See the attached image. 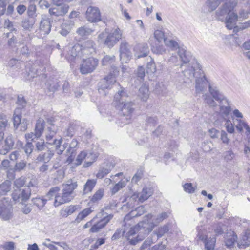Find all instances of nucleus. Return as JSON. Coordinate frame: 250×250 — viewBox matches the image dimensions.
<instances>
[{
  "label": "nucleus",
  "mask_w": 250,
  "mask_h": 250,
  "mask_svg": "<svg viewBox=\"0 0 250 250\" xmlns=\"http://www.w3.org/2000/svg\"><path fill=\"white\" fill-rule=\"evenodd\" d=\"M169 214L170 213L168 212H163L156 216H153L151 214L145 215L142 222L139 223L137 226L131 228L126 233L125 237L129 243L131 245H136L142 241L145 236L142 235L141 233L148 234L155 226L167 218Z\"/></svg>",
  "instance_id": "f257e3e1"
},
{
  "label": "nucleus",
  "mask_w": 250,
  "mask_h": 250,
  "mask_svg": "<svg viewBox=\"0 0 250 250\" xmlns=\"http://www.w3.org/2000/svg\"><path fill=\"white\" fill-rule=\"evenodd\" d=\"M183 72L185 77L184 82L189 83L191 80L195 78V91L197 94L202 93L207 88L212 87L207 79L203 71L201 69L199 64L196 62H192L186 66Z\"/></svg>",
  "instance_id": "f03ea898"
},
{
  "label": "nucleus",
  "mask_w": 250,
  "mask_h": 250,
  "mask_svg": "<svg viewBox=\"0 0 250 250\" xmlns=\"http://www.w3.org/2000/svg\"><path fill=\"white\" fill-rule=\"evenodd\" d=\"M205 104L210 107H216L219 106V114L224 119L230 114L231 109L229 102L217 87H209V94H205L203 96Z\"/></svg>",
  "instance_id": "7ed1b4c3"
},
{
  "label": "nucleus",
  "mask_w": 250,
  "mask_h": 250,
  "mask_svg": "<svg viewBox=\"0 0 250 250\" xmlns=\"http://www.w3.org/2000/svg\"><path fill=\"white\" fill-rule=\"evenodd\" d=\"M77 186V182L69 180L63 184L61 193L60 192V188L55 187L50 188L46 194V197L48 200L54 199L53 205L56 207H58L70 202L73 199L72 194Z\"/></svg>",
  "instance_id": "20e7f679"
},
{
  "label": "nucleus",
  "mask_w": 250,
  "mask_h": 250,
  "mask_svg": "<svg viewBox=\"0 0 250 250\" xmlns=\"http://www.w3.org/2000/svg\"><path fill=\"white\" fill-rule=\"evenodd\" d=\"M237 2L235 0H227L216 12V17L218 20L225 21L229 29L233 28L238 20L237 13L233 11Z\"/></svg>",
  "instance_id": "39448f33"
},
{
  "label": "nucleus",
  "mask_w": 250,
  "mask_h": 250,
  "mask_svg": "<svg viewBox=\"0 0 250 250\" xmlns=\"http://www.w3.org/2000/svg\"><path fill=\"white\" fill-rule=\"evenodd\" d=\"M123 31L118 27L113 29L110 32L106 30L100 33L98 37V41L109 48L113 47L122 39Z\"/></svg>",
  "instance_id": "423d86ee"
},
{
  "label": "nucleus",
  "mask_w": 250,
  "mask_h": 250,
  "mask_svg": "<svg viewBox=\"0 0 250 250\" xmlns=\"http://www.w3.org/2000/svg\"><path fill=\"white\" fill-rule=\"evenodd\" d=\"M134 104L131 102H127L124 103L120 107L121 111V117L119 123L121 125H126L130 123L131 119L132 113L134 111Z\"/></svg>",
  "instance_id": "0eeeda50"
},
{
  "label": "nucleus",
  "mask_w": 250,
  "mask_h": 250,
  "mask_svg": "<svg viewBox=\"0 0 250 250\" xmlns=\"http://www.w3.org/2000/svg\"><path fill=\"white\" fill-rule=\"evenodd\" d=\"M31 196V190L28 188H14L12 194L13 200L17 202H25Z\"/></svg>",
  "instance_id": "6e6552de"
},
{
  "label": "nucleus",
  "mask_w": 250,
  "mask_h": 250,
  "mask_svg": "<svg viewBox=\"0 0 250 250\" xmlns=\"http://www.w3.org/2000/svg\"><path fill=\"white\" fill-rule=\"evenodd\" d=\"M98 64V60L93 57L83 60L80 67V71L83 74L92 72Z\"/></svg>",
  "instance_id": "1a4fd4ad"
},
{
  "label": "nucleus",
  "mask_w": 250,
  "mask_h": 250,
  "mask_svg": "<svg viewBox=\"0 0 250 250\" xmlns=\"http://www.w3.org/2000/svg\"><path fill=\"white\" fill-rule=\"evenodd\" d=\"M85 15L87 20L89 22H96L101 21L100 11L97 7H88Z\"/></svg>",
  "instance_id": "9d476101"
},
{
  "label": "nucleus",
  "mask_w": 250,
  "mask_h": 250,
  "mask_svg": "<svg viewBox=\"0 0 250 250\" xmlns=\"http://www.w3.org/2000/svg\"><path fill=\"white\" fill-rule=\"evenodd\" d=\"M120 59L123 62H127L132 57V54L129 49V44L125 41L121 42L120 47Z\"/></svg>",
  "instance_id": "9b49d317"
},
{
  "label": "nucleus",
  "mask_w": 250,
  "mask_h": 250,
  "mask_svg": "<svg viewBox=\"0 0 250 250\" xmlns=\"http://www.w3.org/2000/svg\"><path fill=\"white\" fill-rule=\"evenodd\" d=\"M116 82V79L113 75H109L102 80L99 85V92L102 94L106 89H110Z\"/></svg>",
  "instance_id": "f8f14e48"
},
{
  "label": "nucleus",
  "mask_w": 250,
  "mask_h": 250,
  "mask_svg": "<svg viewBox=\"0 0 250 250\" xmlns=\"http://www.w3.org/2000/svg\"><path fill=\"white\" fill-rule=\"evenodd\" d=\"M51 23L50 18L45 15H42L40 22L39 30L42 35L48 34L51 29Z\"/></svg>",
  "instance_id": "ddd939ff"
},
{
  "label": "nucleus",
  "mask_w": 250,
  "mask_h": 250,
  "mask_svg": "<svg viewBox=\"0 0 250 250\" xmlns=\"http://www.w3.org/2000/svg\"><path fill=\"white\" fill-rule=\"evenodd\" d=\"M155 38L159 42H161L163 40L165 44L170 47L176 48L178 46V43L172 40L165 38L164 33L163 31L157 30L154 33Z\"/></svg>",
  "instance_id": "4468645a"
},
{
  "label": "nucleus",
  "mask_w": 250,
  "mask_h": 250,
  "mask_svg": "<svg viewBox=\"0 0 250 250\" xmlns=\"http://www.w3.org/2000/svg\"><path fill=\"white\" fill-rule=\"evenodd\" d=\"M112 217V215H109L98 221H96L95 220L89 230L90 232L92 233L98 232L102 229L105 227V226L110 220Z\"/></svg>",
  "instance_id": "2eb2a0df"
},
{
  "label": "nucleus",
  "mask_w": 250,
  "mask_h": 250,
  "mask_svg": "<svg viewBox=\"0 0 250 250\" xmlns=\"http://www.w3.org/2000/svg\"><path fill=\"white\" fill-rule=\"evenodd\" d=\"M12 208L6 201L0 206V216L4 220H8L12 217Z\"/></svg>",
  "instance_id": "dca6fc26"
},
{
  "label": "nucleus",
  "mask_w": 250,
  "mask_h": 250,
  "mask_svg": "<svg viewBox=\"0 0 250 250\" xmlns=\"http://www.w3.org/2000/svg\"><path fill=\"white\" fill-rule=\"evenodd\" d=\"M127 97L128 94L126 90L124 88L121 87L114 96L115 105L120 107L124 103L126 102V99Z\"/></svg>",
  "instance_id": "f3484780"
},
{
  "label": "nucleus",
  "mask_w": 250,
  "mask_h": 250,
  "mask_svg": "<svg viewBox=\"0 0 250 250\" xmlns=\"http://www.w3.org/2000/svg\"><path fill=\"white\" fill-rule=\"evenodd\" d=\"M134 55L138 58L145 57L148 55L149 50L146 43L138 44L134 48Z\"/></svg>",
  "instance_id": "a211bd4d"
},
{
  "label": "nucleus",
  "mask_w": 250,
  "mask_h": 250,
  "mask_svg": "<svg viewBox=\"0 0 250 250\" xmlns=\"http://www.w3.org/2000/svg\"><path fill=\"white\" fill-rule=\"evenodd\" d=\"M198 237L199 239L204 241L205 244V247L207 250H210L214 249L216 242L215 237L210 238L207 239V236L201 230H199Z\"/></svg>",
  "instance_id": "6ab92c4d"
},
{
  "label": "nucleus",
  "mask_w": 250,
  "mask_h": 250,
  "mask_svg": "<svg viewBox=\"0 0 250 250\" xmlns=\"http://www.w3.org/2000/svg\"><path fill=\"white\" fill-rule=\"evenodd\" d=\"M81 51L82 46L78 44H75L66 51L65 57L68 60L72 61L79 56Z\"/></svg>",
  "instance_id": "aec40b11"
},
{
  "label": "nucleus",
  "mask_w": 250,
  "mask_h": 250,
  "mask_svg": "<svg viewBox=\"0 0 250 250\" xmlns=\"http://www.w3.org/2000/svg\"><path fill=\"white\" fill-rule=\"evenodd\" d=\"M68 9V5L63 4L50 8L49 12L50 15L55 16H63L67 13Z\"/></svg>",
  "instance_id": "412c9836"
},
{
  "label": "nucleus",
  "mask_w": 250,
  "mask_h": 250,
  "mask_svg": "<svg viewBox=\"0 0 250 250\" xmlns=\"http://www.w3.org/2000/svg\"><path fill=\"white\" fill-rule=\"evenodd\" d=\"M152 194V191L150 188H145L143 189L141 193V195L139 196V194L137 193H134L131 197L130 199L136 200L137 198L139 201L141 202H143L146 200Z\"/></svg>",
  "instance_id": "4be33fe9"
},
{
  "label": "nucleus",
  "mask_w": 250,
  "mask_h": 250,
  "mask_svg": "<svg viewBox=\"0 0 250 250\" xmlns=\"http://www.w3.org/2000/svg\"><path fill=\"white\" fill-rule=\"evenodd\" d=\"M81 46V51L84 55L92 54L95 52V44L93 41L87 40Z\"/></svg>",
  "instance_id": "5701e85b"
},
{
  "label": "nucleus",
  "mask_w": 250,
  "mask_h": 250,
  "mask_svg": "<svg viewBox=\"0 0 250 250\" xmlns=\"http://www.w3.org/2000/svg\"><path fill=\"white\" fill-rule=\"evenodd\" d=\"M150 92L148 86L146 84H143L139 88L137 96L143 102H146L149 97Z\"/></svg>",
  "instance_id": "b1692460"
},
{
  "label": "nucleus",
  "mask_w": 250,
  "mask_h": 250,
  "mask_svg": "<svg viewBox=\"0 0 250 250\" xmlns=\"http://www.w3.org/2000/svg\"><path fill=\"white\" fill-rule=\"evenodd\" d=\"M45 125V123L43 119L40 118L37 121L34 130L35 138H39L42 136Z\"/></svg>",
  "instance_id": "393cba45"
},
{
  "label": "nucleus",
  "mask_w": 250,
  "mask_h": 250,
  "mask_svg": "<svg viewBox=\"0 0 250 250\" xmlns=\"http://www.w3.org/2000/svg\"><path fill=\"white\" fill-rule=\"evenodd\" d=\"M176 53L179 57L181 61L184 63H187L190 62L191 57L184 48L178 47Z\"/></svg>",
  "instance_id": "a878e982"
},
{
  "label": "nucleus",
  "mask_w": 250,
  "mask_h": 250,
  "mask_svg": "<svg viewBox=\"0 0 250 250\" xmlns=\"http://www.w3.org/2000/svg\"><path fill=\"white\" fill-rule=\"evenodd\" d=\"M145 212L144 206H141L136 208L135 210L131 211L125 217V220H128L131 218L139 216Z\"/></svg>",
  "instance_id": "bb28decb"
},
{
  "label": "nucleus",
  "mask_w": 250,
  "mask_h": 250,
  "mask_svg": "<svg viewBox=\"0 0 250 250\" xmlns=\"http://www.w3.org/2000/svg\"><path fill=\"white\" fill-rule=\"evenodd\" d=\"M78 209L77 205H70L62 208L60 210V215L62 217H66L73 214Z\"/></svg>",
  "instance_id": "cd10ccee"
},
{
  "label": "nucleus",
  "mask_w": 250,
  "mask_h": 250,
  "mask_svg": "<svg viewBox=\"0 0 250 250\" xmlns=\"http://www.w3.org/2000/svg\"><path fill=\"white\" fill-rule=\"evenodd\" d=\"M235 158V154L231 149L226 151L224 153L223 160L227 164L233 165Z\"/></svg>",
  "instance_id": "c85d7f7f"
},
{
  "label": "nucleus",
  "mask_w": 250,
  "mask_h": 250,
  "mask_svg": "<svg viewBox=\"0 0 250 250\" xmlns=\"http://www.w3.org/2000/svg\"><path fill=\"white\" fill-rule=\"evenodd\" d=\"M14 141L11 136H8L5 140V146L4 148L0 150V153L3 155L6 154L14 146Z\"/></svg>",
  "instance_id": "c756f323"
},
{
  "label": "nucleus",
  "mask_w": 250,
  "mask_h": 250,
  "mask_svg": "<svg viewBox=\"0 0 250 250\" xmlns=\"http://www.w3.org/2000/svg\"><path fill=\"white\" fill-rule=\"evenodd\" d=\"M237 235L234 232H229L227 233L225 237V243L227 247H230L234 244L237 240Z\"/></svg>",
  "instance_id": "7c9ffc66"
},
{
  "label": "nucleus",
  "mask_w": 250,
  "mask_h": 250,
  "mask_svg": "<svg viewBox=\"0 0 250 250\" xmlns=\"http://www.w3.org/2000/svg\"><path fill=\"white\" fill-rule=\"evenodd\" d=\"M21 108H17L14 112L13 120L14 126L17 128L20 123H21Z\"/></svg>",
  "instance_id": "2f4dec72"
},
{
  "label": "nucleus",
  "mask_w": 250,
  "mask_h": 250,
  "mask_svg": "<svg viewBox=\"0 0 250 250\" xmlns=\"http://www.w3.org/2000/svg\"><path fill=\"white\" fill-rule=\"evenodd\" d=\"M93 210L91 208H87L83 209L82 211L80 212L76 218L75 220V222L77 223H80L82 220H84L88 215L91 213Z\"/></svg>",
  "instance_id": "473e14b6"
},
{
  "label": "nucleus",
  "mask_w": 250,
  "mask_h": 250,
  "mask_svg": "<svg viewBox=\"0 0 250 250\" xmlns=\"http://www.w3.org/2000/svg\"><path fill=\"white\" fill-rule=\"evenodd\" d=\"M234 123L235 124L236 128L240 132H242L243 128H245L249 133H250V128L244 121L240 119H236L234 121Z\"/></svg>",
  "instance_id": "72a5a7b5"
},
{
  "label": "nucleus",
  "mask_w": 250,
  "mask_h": 250,
  "mask_svg": "<svg viewBox=\"0 0 250 250\" xmlns=\"http://www.w3.org/2000/svg\"><path fill=\"white\" fill-rule=\"evenodd\" d=\"M73 24L70 21L63 22L61 26L60 33L63 36H66L71 31Z\"/></svg>",
  "instance_id": "f704fd0d"
},
{
  "label": "nucleus",
  "mask_w": 250,
  "mask_h": 250,
  "mask_svg": "<svg viewBox=\"0 0 250 250\" xmlns=\"http://www.w3.org/2000/svg\"><path fill=\"white\" fill-rule=\"evenodd\" d=\"M250 235L249 234H246L243 235L242 238L238 243V245L239 248H245L250 245Z\"/></svg>",
  "instance_id": "c9c22d12"
},
{
  "label": "nucleus",
  "mask_w": 250,
  "mask_h": 250,
  "mask_svg": "<svg viewBox=\"0 0 250 250\" xmlns=\"http://www.w3.org/2000/svg\"><path fill=\"white\" fill-rule=\"evenodd\" d=\"M99 155L98 148L97 147L93 148L90 151L87 153V159L95 162Z\"/></svg>",
  "instance_id": "e433bc0d"
},
{
  "label": "nucleus",
  "mask_w": 250,
  "mask_h": 250,
  "mask_svg": "<svg viewBox=\"0 0 250 250\" xmlns=\"http://www.w3.org/2000/svg\"><path fill=\"white\" fill-rule=\"evenodd\" d=\"M96 184V180H88L85 183L84 187V192L87 193L92 191Z\"/></svg>",
  "instance_id": "4c0bfd02"
},
{
  "label": "nucleus",
  "mask_w": 250,
  "mask_h": 250,
  "mask_svg": "<svg viewBox=\"0 0 250 250\" xmlns=\"http://www.w3.org/2000/svg\"><path fill=\"white\" fill-rule=\"evenodd\" d=\"M45 139L47 141V142L49 144H53V142L51 143V141L55 135L56 134V131L54 130H52L51 127H47L45 130Z\"/></svg>",
  "instance_id": "58836bf2"
},
{
  "label": "nucleus",
  "mask_w": 250,
  "mask_h": 250,
  "mask_svg": "<svg viewBox=\"0 0 250 250\" xmlns=\"http://www.w3.org/2000/svg\"><path fill=\"white\" fill-rule=\"evenodd\" d=\"M11 189V182L6 181L0 185V193L5 194L9 192Z\"/></svg>",
  "instance_id": "ea45409f"
},
{
  "label": "nucleus",
  "mask_w": 250,
  "mask_h": 250,
  "mask_svg": "<svg viewBox=\"0 0 250 250\" xmlns=\"http://www.w3.org/2000/svg\"><path fill=\"white\" fill-rule=\"evenodd\" d=\"M47 200L42 198H35L32 199L33 204L39 209L42 208L46 204Z\"/></svg>",
  "instance_id": "a19ab883"
},
{
  "label": "nucleus",
  "mask_w": 250,
  "mask_h": 250,
  "mask_svg": "<svg viewBox=\"0 0 250 250\" xmlns=\"http://www.w3.org/2000/svg\"><path fill=\"white\" fill-rule=\"evenodd\" d=\"M27 73V79L29 80H30L31 79L36 77L38 73L37 65L34 64L33 66H32L30 68H29V70Z\"/></svg>",
  "instance_id": "79ce46f5"
},
{
  "label": "nucleus",
  "mask_w": 250,
  "mask_h": 250,
  "mask_svg": "<svg viewBox=\"0 0 250 250\" xmlns=\"http://www.w3.org/2000/svg\"><path fill=\"white\" fill-rule=\"evenodd\" d=\"M48 143H45L44 141L43 140H41L36 142L35 144L36 151H42L45 150L47 148L46 144Z\"/></svg>",
  "instance_id": "37998d69"
},
{
  "label": "nucleus",
  "mask_w": 250,
  "mask_h": 250,
  "mask_svg": "<svg viewBox=\"0 0 250 250\" xmlns=\"http://www.w3.org/2000/svg\"><path fill=\"white\" fill-rule=\"evenodd\" d=\"M92 32V30L86 26L80 27L77 30V33L81 36H87Z\"/></svg>",
  "instance_id": "c03bdc74"
},
{
  "label": "nucleus",
  "mask_w": 250,
  "mask_h": 250,
  "mask_svg": "<svg viewBox=\"0 0 250 250\" xmlns=\"http://www.w3.org/2000/svg\"><path fill=\"white\" fill-rule=\"evenodd\" d=\"M104 194V189H100L97 190L92 196L91 201L93 202H96L101 200L103 197Z\"/></svg>",
  "instance_id": "a18cd8bd"
},
{
  "label": "nucleus",
  "mask_w": 250,
  "mask_h": 250,
  "mask_svg": "<svg viewBox=\"0 0 250 250\" xmlns=\"http://www.w3.org/2000/svg\"><path fill=\"white\" fill-rule=\"evenodd\" d=\"M87 153L85 151H81L78 155L75 164L77 166L80 165L83 162V160L87 157Z\"/></svg>",
  "instance_id": "49530a36"
},
{
  "label": "nucleus",
  "mask_w": 250,
  "mask_h": 250,
  "mask_svg": "<svg viewBox=\"0 0 250 250\" xmlns=\"http://www.w3.org/2000/svg\"><path fill=\"white\" fill-rule=\"evenodd\" d=\"M115 61V56L114 55H106L104 57L102 61L103 65H108L112 63Z\"/></svg>",
  "instance_id": "de8ad7c7"
},
{
  "label": "nucleus",
  "mask_w": 250,
  "mask_h": 250,
  "mask_svg": "<svg viewBox=\"0 0 250 250\" xmlns=\"http://www.w3.org/2000/svg\"><path fill=\"white\" fill-rule=\"evenodd\" d=\"M8 125V118L4 114H0V128H4Z\"/></svg>",
  "instance_id": "09e8293b"
},
{
  "label": "nucleus",
  "mask_w": 250,
  "mask_h": 250,
  "mask_svg": "<svg viewBox=\"0 0 250 250\" xmlns=\"http://www.w3.org/2000/svg\"><path fill=\"white\" fill-rule=\"evenodd\" d=\"M68 158L66 160V162L70 164L72 162L75 157L76 152L75 149L69 148L67 151Z\"/></svg>",
  "instance_id": "8fccbe9b"
},
{
  "label": "nucleus",
  "mask_w": 250,
  "mask_h": 250,
  "mask_svg": "<svg viewBox=\"0 0 250 250\" xmlns=\"http://www.w3.org/2000/svg\"><path fill=\"white\" fill-rule=\"evenodd\" d=\"M62 142V139L61 138L59 140L55 139L53 141V144L56 145L57 153L58 154H61L64 151V147H61V144Z\"/></svg>",
  "instance_id": "3c124183"
},
{
  "label": "nucleus",
  "mask_w": 250,
  "mask_h": 250,
  "mask_svg": "<svg viewBox=\"0 0 250 250\" xmlns=\"http://www.w3.org/2000/svg\"><path fill=\"white\" fill-rule=\"evenodd\" d=\"M18 52L23 55L28 56L30 54V51L26 45L23 44H21L19 46V47L17 49Z\"/></svg>",
  "instance_id": "603ef678"
},
{
  "label": "nucleus",
  "mask_w": 250,
  "mask_h": 250,
  "mask_svg": "<svg viewBox=\"0 0 250 250\" xmlns=\"http://www.w3.org/2000/svg\"><path fill=\"white\" fill-rule=\"evenodd\" d=\"M25 179L24 177H21L16 179L14 183V188H21L25 183Z\"/></svg>",
  "instance_id": "864d4df0"
},
{
  "label": "nucleus",
  "mask_w": 250,
  "mask_h": 250,
  "mask_svg": "<svg viewBox=\"0 0 250 250\" xmlns=\"http://www.w3.org/2000/svg\"><path fill=\"white\" fill-rule=\"evenodd\" d=\"M220 139L222 143L228 145L230 142V139L228 137L227 133L224 130H221L219 135Z\"/></svg>",
  "instance_id": "5fc2aeb1"
},
{
  "label": "nucleus",
  "mask_w": 250,
  "mask_h": 250,
  "mask_svg": "<svg viewBox=\"0 0 250 250\" xmlns=\"http://www.w3.org/2000/svg\"><path fill=\"white\" fill-rule=\"evenodd\" d=\"M156 71V67L153 60H151L146 65V72L147 73H154Z\"/></svg>",
  "instance_id": "6e6d98bb"
},
{
  "label": "nucleus",
  "mask_w": 250,
  "mask_h": 250,
  "mask_svg": "<svg viewBox=\"0 0 250 250\" xmlns=\"http://www.w3.org/2000/svg\"><path fill=\"white\" fill-rule=\"evenodd\" d=\"M126 185V182L124 181H121L117 183L112 189V193L115 194L120 189L122 188Z\"/></svg>",
  "instance_id": "4d7b16f0"
},
{
  "label": "nucleus",
  "mask_w": 250,
  "mask_h": 250,
  "mask_svg": "<svg viewBox=\"0 0 250 250\" xmlns=\"http://www.w3.org/2000/svg\"><path fill=\"white\" fill-rule=\"evenodd\" d=\"M225 120V126L228 132L232 133L234 131V127L233 124L229 119H224Z\"/></svg>",
  "instance_id": "13d9d810"
},
{
  "label": "nucleus",
  "mask_w": 250,
  "mask_h": 250,
  "mask_svg": "<svg viewBox=\"0 0 250 250\" xmlns=\"http://www.w3.org/2000/svg\"><path fill=\"white\" fill-rule=\"evenodd\" d=\"M111 168L103 167L100 169L97 174V177L98 178H102L108 174L111 171Z\"/></svg>",
  "instance_id": "bf43d9fd"
},
{
  "label": "nucleus",
  "mask_w": 250,
  "mask_h": 250,
  "mask_svg": "<svg viewBox=\"0 0 250 250\" xmlns=\"http://www.w3.org/2000/svg\"><path fill=\"white\" fill-rule=\"evenodd\" d=\"M169 61L174 64L175 65H180V63L182 62L176 52L175 54H172L169 60Z\"/></svg>",
  "instance_id": "052dcab7"
},
{
  "label": "nucleus",
  "mask_w": 250,
  "mask_h": 250,
  "mask_svg": "<svg viewBox=\"0 0 250 250\" xmlns=\"http://www.w3.org/2000/svg\"><path fill=\"white\" fill-rule=\"evenodd\" d=\"M208 135L212 139H217L219 136L220 132L215 128H212L208 130Z\"/></svg>",
  "instance_id": "680f3d73"
},
{
  "label": "nucleus",
  "mask_w": 250,
  "mask_h": 250,
  "mask_svg": "<svg viewBox=\"0 0 250 250\" xmlns=\"http://www.w3.org/2000/svg\"><path fill=\"white\" fill-rule=\"evenodd\" d=\"M183 188L185 191L188 193H194L195 190V188L193 187L191 183L185 184L184 185H183Z\"/></svg>",
  "instance_id": "e2e57ef3"
},
{
  "label": "nucleus",
  "mask_w": 250,
  "mask_h": 250,
  "mask_svg": "<svg viewBox=\"0 0 250 250\" xmlns=\"http://www.w3.org/2000/svg\"><path fill=\"white\" fill-rule=\"evenodd\" d=\"M33 147L32 143L31 142H27L24 147V151L27 155L31 154L33 151Z\"/></svg>",
  "instance_id": "0e129e2a"
},
{
  "label": "nucleus",
  "mask_w": 250,
  "mask_h": 250,
  "mask_svg": "<svg viewBox=\"0 0 250 250\" xmlns=\"http://www.w3.org/2000/svg\"><path fill=\"white\" fill-rule=\"evenodd\" d=\"M2 248L4 250H14L15 243L13 242H6L2 245Z\"/></svg>",
  "instance_id": "69168bd1"
},
{
  "label": "nucleus",
  "mask_w": 250,
  "mask_h": 250,
  "mask_svg": "<svg viewBox=\"0 0 250 250\" xmlns=\"http://www.w3.org/2000/svg\"><path fill=\"white\" fill-rule=\"evenodd\" d=\"M50 241V240L49 239H46L45 241L43 242L42 244L48 248L50 250H58L57 247L54 245L55 243H53V241H52L51 243H47V242Z\"/></svg>",
  "instance_id": "338daca9"
},
{
  "label": "nucleus",
  "mask_w": 250,
  "mask_h": 250,
  "mask_svg": "<svg viewBox=\"0 0 250 250\" xmlns=\"http://www.w3.org/2000/svg\"><path fill=\"white\" fill-rule=\"evenodd\" d=\"M47 86L49 91H55L58 89L59 85L57 83H52L49 81L47 82Z\"/></svg>",
  "instance_id": "774afa93"
}]
</instances>
